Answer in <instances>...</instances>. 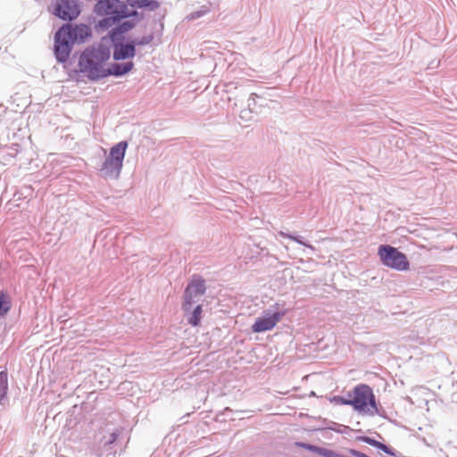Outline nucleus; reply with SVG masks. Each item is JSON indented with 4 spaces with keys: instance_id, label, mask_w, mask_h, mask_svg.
Here are the masks:
<instances>
[{
    "instance_id": "1",
    "label": "nucleus",
    "mask_w": 457,
    "mask_h": 457,
    "mask_svg": "<svg viewBox=\"0 0 457 457\" xmlns=\"http://www.w3.org/2000/svg\"><path fill=\"white\" fill-rule=\"evenodd\" d=\"M111 52L104 45L103 37L96 44L87 46L79 57V70L89 80L98 81L104 79V63L110 59Z\"/></svg>"
},
{
    "instance_id": "2",
    "label": "nucleus",
    "mask_w": 457,
    "mask_h": 457,
    "mask_svg": "<svg viewBox=\"0 0 457 457\" xmlns=\"http://www.w3.org/2000/svg\"><path fill=\"white\" fill-rule=\"evenodd\" d=\"M127 148L128 142L120 141L110 149V154L100 169L104 178L117 179L120 177Z\"/></svg>"
},
{
    "instance_id": "3",
    "label": "nucleus",
    "mask_w": 457,
    "mask_h": 457,
    "mask_svg": "<svg viewBox=\"0 0 457 457\" xmlns=\"http://www.w3.org/2000/svg\"><path fill=\"white\" fill-rule=\"evenodd\" d=\"M348 396L352 397V407L355 411L370 415L378 413L376 397L370 386L359 384L348 393Z\"/></svg>"
},
{
    "instance_id": "4",
    "label": "nucleus",
    "mask_w": 457,
    "mask_h": 457,
    "mask_svg": "<svg viewBox=\"0 0 457 457\" xmlns=\"http://www.w3.org/2000/svg\"><path fill=\"white\" fill-rule=\"evenodd\" d=\"M94 12L97 16L114 17L116 20L138 16L137 11H130L120 0H98L95 4Z\"/></svg>"
},
{
    "instance_id": "5",
    "label": "nucleus",
    "mask_w": 457,
    "mask_h": 457,
    "mask_svg": "<svg viewBox=\"0 0 457 457\" xmlns=\"http://www.w3.org/2000/svg\"><path fill=\"white\" fill-rule=\"evenodd\" d=\"M286 314V310L279 303H275L263 312V315L255 320L252 326L254 333L265 332L272 329L281 318Z\"/></svg>"
},
{
    "instance_id": "6",
    "label": "nucleus",
    "mask_w": 457,
    "mask_h": 457,
    "mask_svg": "<svg viewBox=\"0 0 457 457\" xmlns=\"http://www.w3.org/2000/svg\"><path fill=\"white\" fill-rule=\"evenodd\" d=\"M206 289L205 280L201 276H192L183 293L182 311L199 303Z\"/></svg>"
},
{
    "instance_id": "7",
    "label": "nucleus",
    "mask_w": 457,
    "mask_h": 457,
    "mask_svg": "<svg viewBox=\"0 0 457 457\" xmlns=\"http://www.w3.org/2000/svg\"><path fill=\"white\" fill-rule=\"evenodd\" d=\"M378 255L382 263L396 270H406L410 263L404 253L389 245H381L378 247Z\"/></svg>"
},
{
    "instance_id": "8",
    "label": "nucleus",
    "mask_w": 457,
    "mask_h": 457,
    "mask_svg": "<svg viewBox=\"0 0 457 457\" xmlns=\"http://www.w3.org/2000/svg\"><path fill=\"white\" fill-rule=\"evenodd\" d=\"M104 45L108 46V50L111 52L112 49V58L114 61H124L134 58L137 53V49L134 48L130 39L125 41V38L112 37H102Z\"/></svg>"
},
{
    "instance_id": "9",
    "label": "nucleus",
    "mask_w": 457,
    "mask_h": 457,
    "mask_svg": "<svg viewBox=\"0 0 457 457\" xmlns=\"http://www.w3.org/2000/svg\"><path fill=\"white\" fill-rule=\"evenodd\" d=\"M73 43L66 37L63 29L61 28L55 32L54 51L58 62H65L72 50Z\"/></svg>"
},
{
    "instance_id": "10",
    "label": "nucleus",
    "mask_w": 457,
    "mask_h": 457,
    "mask_svg": "<svg viewBox=\"0 0 457 457\" xmlns=\"http://www.w3.org/2000/svg\"><path fill=\"white\" fill-rule=\"evenodd\" d=\"M54 13L63 21H72L79 15L80 9L76 0H59Z\"/></svg>"
},
{
    "instance_id": "11",
    "label": "nucleus",
    "mask_w": 457,
    "mask_h": 457,
    "mask_svg": "<svg viewBox=\"0 0 457 457\" xmlns=\"http://www.w3.org/2000/svg\"><path fill=\"white\" fill-rule=\"evenodd\" d=\"M61 29H63L66 37H68L73 45L75 43H83L92 33L90 27L83 23L75 26L66 23L61 27Z\"/></svg>"
},
{
    "instance_id": "12",
    "label": "nucleus",
    "mask_w": 457,
    "mask_h": 457,
    "mask_svg": "<svg viewBox=\"0 0 457 457\" xmlns=\"http://www.w3.org/2000/svg\"><path fill=\"white\" fill-rule=\"evenodd\" d=\"M121 432L122 428H118L110 432L107 436H104L99 440V450L95 452V455L100 457L104 453L110 452L112 448V445L116 442Z\"/></svg>"
},
{
    "instance_id": "13",
    "label": "nucleus",
    "mask_w": 457,
    "mask_h": 457,
    "mask_svg": "<svg viewBox=\"0 0 457 457\" xmlns=\"http://www.w3.org/2000/svg\"><path fill=\"white\" fill-rule=\"evenodd\" d=\"M136 18L137 21H124L122 22L120 21V23L112 28L105 37L125 38L124 34L132 29L136 26L137 22L143 20L144 15L143 13L138 12V16Z\"/></svg>"
},
{
    "instance_id": "14",
    "label": "nucleus",
    "mask_w": 457,
    "mask_h": 457,
    "mask_svg": "<svg viewBox=\"0 0 457 457\" xmlns=\"http://www.w3.org/2000/svg\"><path fill=\"white\" fill-rule=\"evenodd\" d=\"M134 68V62L131 61L125 62H113L111 63L109 67L106 68L104 72V78L109 76H113L116 78L122 77L123 75L129 73Z\"/></svg>"
},
{
    "instance_id": "15",
    "label": "nucleus",
    "mask_w": 457,
    "mask_h": 457,
    "mask_svg": "<svg viewBox=\"0 0 457 457\" xmlns=\"http://www.w3.org/2000/svg\"><path fill=\"white\" fill-rule=\"evenodd\" d=\"M185 313V317L187 318V321L193 327H196L200 324L202 319L203 307L202 304L196 303L187 311H183Z\"/></svg>"
},
{
    "instance_id": "16",
    "label": "nucleus",
    "mask_w": 457,
    "mask_h": 457,
    "mask_svg": "<svg viewBox=\"0 0 457 457\" xmlns=\"http://www.w3.org/2000/svg\"><path fill=\"white\" fill-rule=\"evenodd\" d=\"M357 440L358 441H361V442H363L365 444H368L373 447H376L379 450H381L382 452H384L385 453L388 454V455H391V456H394V457H397V452L395 451L393 448L389 447L388 445L374 439V438H371L370 436H358L357 437Z\"/></svg>"
},
{
    "instance_id": "17",
    "label": "nucleus",
    "mask_w": 457,
    "mask_h": 457,
    "mask_svg": "<svg viewBox=\"0 0 457 457\" xmlns=\"http://www.w3.org/2000/svg\"><path fill=\"white\" fill-rule=\"evenodd\" d=\"M102 17H103V19L99 20L95 26V29L97 32H103L109 29H112V28H114L113 26L115 24H117L122 21V20H116L114 17H105V16H102Z\"/></svg>"
},
{
    "instance_id": "18",
    "label": "nucleus",
    "mask_w": 457,
    "mask_h": 457,
    "mask_svg": "<svg viewBox=\"0 0 457 457\" xmlns=\"http://www.w3.org/2000/svg\"><path fill=\"white\" fill-rule=\"evenodd\" d=\"M12 309V297L4 290H0V317L5 316Z\"/></svg>"
},
{
    "instance_id": "19",
    "label": "nucleus",
    "mask_w": 457,
    "mask_h": 457,
    "mask_svg": "<svg viewBox=\"0 0 457 457\" xmlns=\"http://www.w3.org/2000/svg\"><path fill=\"white\" fill-rule=\"evenodd\" d=\"M8 393V374L6 370L0 372V404L7 400Z\"/></svg>"
},
{
    "instance_id": "20",
    "label": "nucleus",
    "mask_w": 457,
    "mask_h": 457,
    "mask_svg": "<svg viewBox=\"0 0 457 457\" xmlns=\"http://www.w3.org/2000/svg\"><path fill=\"white\" fill-rule=\"evenodd\" d=\"M153 39H154V35L149 34L146 36H143L141 37L132 38V39H130V41H131L132 45H134V48L136 49L137 46L149 45L153 41Z\"/></svg>"
},
{
    "instance_id": "21",
    "label": "nucleus",
    "mask_w": 457,
    "mask_h": 457,
    "mask_svg": "<svg viewBox=\"0 0 457 457\" xmlns=\"http://www.w3.org/2000/svg\"><path fill=\"white\" fill-rule=\"evenodd\" d=\"M281 236L284 237L290 238L291 240L295 241L296 243H298V244H300L302 245H304L305 247L309 248L311 251H314V247L312 245L304 242L303 240V237H300V236H294L292 234H287V233H284V232H281Z\"/></svg>"
},
{
    "instance_id": "22",
    "label": "nucleus",
    "mask_w": 457,
    "mask_h": 457,
    "mask_svg": "<svg viewBox=\"0 0 457 457\" xmlns=\"http://www.w3.org/2000/svg\"><path fill=\"white\" fill-rule=\"evenodd\" d=\"M160 3L156 0H145L139 8H145L149 11H154L159 8Z\"/></svg>"
},
{
    "instance_id": "23",
    "label": "nucleus",
    "mask_w": 457,
    "mask_h": 457,
    "mask_svg": "<svg viewBox=\"0 0 457 457\" xmlns=\"http://www.w3.org/2000/svg\"><path fill=\"white\" fill-rule=\"evenodd\" d=\"M326 426H327V428L336 431L337 433H344L345 430L347 428V427L340 425V424L333 422V421H329V422L326 423Z\"/></svg>"
},
{
    "instance_id": "24",
    "label": "nucleus",
    "mask_w": 457,
    "mask_h": 457,
    "mask_svg": "<svg viewBox=\"0 0 457 457\" xmlns=\"http://www.w3.org/2000/svg\"><path fill=\"white\" fill-rule=\"evenodd\" d=\"M208 12V8L207 7H202L201 10L199 11H195V12H191L188 16H187V19L189 21H193V20H196L202 16H204V14H206Z\"/></svg>"
},
{
    "instance_id": "25",
    "label": "nucleus",
    "mask_w": 457,
    "mask_h": 457,
    "mask_svg": "<svg viewBox=\"0 0 457 457\" xmlns=\"http://www.w3.org/2000/svg\"><path fill=\"white\" fill-rule=\"evenodd\" d=\"M252 112H253V110L248 107L247 109H244L240 112L239 117L243 120H245V121L250 120L252 119V116H251Z\"/></svg>"
},
{
    "instance_id": "26",
    "label": "nucleus",
    "mask_w": 457,
    "mask_h": 457,
    "mask_svg": "<svg viewBox=\"0 0 457 457\" xmlns=\"http://www.w3.org/2000/svg\"><path fill=\"white\" fill-rule=\"evenodd\" d=\"M337 403L343 404V405H350L352 406V397L345 398L344 396H337L336 398Z\"/></svg>"
},
{
    "instance_id": "27",
    "label": "nucleus",
    "mask_w": 457,
    "mask_h": 457,
    "mask_svg": "<svg viewBox=\"0 0 457 457\" xmlns=\"http://www.w3.org/2000/svg\"><path fill=\"white\" fill-rule=\"evenodd\" d=\"M256 97H257V95L254 94V93H252L247 100V105L250 109H252L253 111V108L255 106V104H256Z\"/></svg>"
},
{
    "instance_id": "28",
    "label": "nucleus",
    "mask_w": 457,
    "mask_h": 457,
    "mask_svg": "<svg viewBox=\"0 0 457 457\" xmlns=\"http://www.w3.org/2000/svg\"><path fill=\"white\" fill-rule=\"evenodd\" d=\"M348 452L353 457H370L367 454L354 449H349Z\"/></svg>"
},
{
    "instance_id": "29",
    "label": "nucleus",
    "mask_w": 457,
    "mask_h": 457,
    "mask_svg": "<svg viewBox=\"0 0 457 457\" xmlns=\"http://www.w3.org/2000/svg\"><path fill=\"white\" fill-rule=\"evenodd\" d=\"M129 5L131 7H137L139 8L140 5L145 2V0H129Z\"/></svg>"
}]
</instances>
